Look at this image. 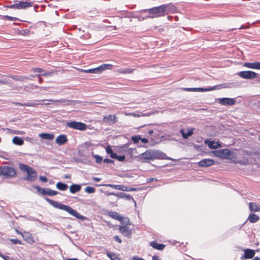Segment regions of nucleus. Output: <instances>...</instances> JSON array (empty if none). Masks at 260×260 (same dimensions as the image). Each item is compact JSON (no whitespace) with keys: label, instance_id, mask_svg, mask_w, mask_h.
<instances>
[{"label":"nucleus","instance_id":"1","mask_svg":"<svg viewBox=\"0 0 260 260\" xmlns=\"http://www.w3.org/2000/svg\"><path fill=\"white\" fill-rule=\"evenodd\" d=\"M46 200L53 207L65 211L79 219L84 220L85 219V217L82 216L75 210L68 205H64L60 202L50 200L48 198H46Z\"/></svg>","mask_w":260,"mask_h":260},{"label":"nucleus","instance_id":"2","mask_svg":"<svg viewBox=\"0 0 260 260\" xmlns=\"http://www.w3.org/2000/svg\"><path fill=\"white\" fill-rule=\"evenodd\" d=\"M170 5L166 4L146 10V11L149 14L148 17L153 18L164 16L170 12Z\"/></svg>","mask_w":260,"mask_h":260},{"label":"nucleus","instance_id":"3","mask_svg":"<svg viewBox=\"0 0 260 260\" xmlns=\"http://www.w3.org/2000/svg\"><path fill=\"white\" fill-rule=\"evenodd\" d=\"M140 157L143 161L147 160H153L155 159H166L171 160V159L167 157L165 153L154 150H148L144 153L140 154Z\"/></svg>","mask_w":260,"mask_h":260},{"label":"nucleus","instance_id":"4","mask_svg":"<svg viewBox=\"0 0 260 260\" xmlns=\"http://www.w3.org/2000/svg\"><path fill=\"white\" fill-rule=\"evenodd\" d=\"M244 152H240L238 150H228V157L226 159L232 160L235 164L245 165L247 163V159L244 158L243 160L238 159L243 158Z\"/></svg>","mask_w":260,"mask_h":260},{"label":"nucleus","instance_id":"5","mask_svg":"<svg viewBox=\"0 0 260 260\" xmlns=\"http://www.w3.org/2000/svg\"><path fill=\"white\" fill-rule=\"evenodd\" d=\"M19 168L21 171L27 173V175L24 178V180L29 182H33L37 179V173L32 168L20 163L19 164Z\"/></svg>","mask_w":260,"mask_h":260},{"label":"nucleus","instance_id":"6","mask_svg":"<svg viewBox=\"0 0 260 260\" xmlns=\"http://www.w3.org/2000/svg\"><path fill=\"white\" fill-rule=\"evenodd\" d=\"M16 170L10 166L0 167V176H4L6 178H11L16 176Z\"/></svg>","mask_w":260,"mask_h":260},{"label":"nucleus","instance_id":"7","mask_svg":"<svg viewBox=\"0 0 260 260\" xmlns=\"http://www.w3.org/2000/svg\"><path fill=\"white\" fill-rule=\"evenodd\" d=\"M66 126L68 127L79 130V131H85L87 128L86 124L78 121H70L66 123Z\"/></svg>","mask_w":260,"mask_h":260},{"label":"nucleus","instance_id":"8","mask_svg":"<svg viewBox=\"0 0 260 260\" xmlns=\"http://www.w3.org/2000/svg\"><path fill=\"white\" fill-rule=\"evenodd\" d=\"M33 2H20L8 6V8L14 9H26L27 8L33 6Z\"/></svg>","mask_w":260,"mask_h":260},{"label":"nucleus","instance_id":"9","mask_svg":"<svg viewBox=\"0 0 260 260\" xmlns=\"http://www.w3.org/2000/svg\"><path fill=\"white\" fill-rule=\"evenodd\" d=\"M241 78L246 79H252L258 77V74L251 71H241L237 73Z\"/></svg>","mask_w":260,"mask_h":260},{"label":"nucleus","instance_id":"10","mask_svg":"<svg viewBox=\"0 0 260 260\" xmlns=\"http://www.w3.org/2000/svg\"><path fill=\"white\" fill-rule=\"evenodd\" d=\"M218 103L221 105H233L236 103L235 99L228 98H219L217 99Z\"/></svg>","mask_w":260,"mask_h":260},{"label":"nucleus","instance_id":"11","mask_svg":"<svg viewBox=\"0 0 260 260\" xmlns=\"http://www.w3.org/2000/svg\"><path fill=\"white\" fill-rule=\"evenodd\" d=\"M228 150L229 149H223L214 151L213 153L215 156L218 157L222 159H226V157H228Z\"/></svg>","mask_w":260,"mask_h":260},{"label":"nucleus","instance_id":"12","mask_svg":"<svg viewBox=\"0 0 260 260\" xmlns=\"http://www.w3.org/2000/svg\"><path fill=\"white\" fill-rule=\"evenodd\" d=\"M204 143L208 145L210 149H216L219 147H221V143L219 141H211L208 139H206L204 141Z\"/></svg>","mask_w":260,"mask_h":260},{"label":"nucleus","instance_id":"13","mask_svg":"<svg viewBox=\"0 0 260 260\" xmlns=\"http://www.w3.org/2000/svg\"><path fill=\"white\" fill-rule=\"evenodd\" d=\"M244 255L241 257V259L242 260L250 259L253 257L255 255V251L250 249H246L244 250Z\"/></svg>","mask_w":260,"mask_h":260},{"label":"nucleus","instance_id":"14","mask_svg":"<svg viewBox=\"0 0 260 260\" xmlns=\"http://www.w3.org/2000/svg\"><path fill=\"white\" fill-rule=\"evenodd\" d=\"M218 86H214L210 88H186V90L187 91H201V92H204V91H211L215 89H217V87Z\"/></svg>","mask_w":260,"mask_h":260},{"label":"nucleus","instance_id":"15","mask_svg":"<svg viewBox=\"0 0 260 260\" xmlns=\"http://www.w3.org/2000/svg\"><path fill=\"white\" fill-rule=\"evenodd\" d=\"M214 164V161L212 159H203L200 161L198 164L201 167H207L211 166Z\"/></svg>","mask_w":260,"mask_h":260},{"label":"nucleus","instance_id":"16","mask_svg":"<svg viewBox=\"0 0 260 260\" xmlns=\"http://www.w3.org/2000/svg\"><path fill=\"white\" fill-rule=\"evenodd\" d=\"M117 118L115 115H109L103 117V122L108 124H114L117 122Z\"/></svg>","mask_w":260,"mask_h":260},{"label":"nucleus","instance_id":"17","mask_svg":"<svg viewBox=\"0 0 260 260\" xmlns=\"http://www.w3.org/2000/svg\"><path fill=\"white\" fill-rule=\"evenodd\" d=\"M39 191L43 195H49L50 196H55L58 193L57 191L50 188H39Z\"/></svg>","mask_w":260,"mask_h":260},{"label":"nucleus","instance_id":"18","mask_svg":"<svg viewBox=\"0 0 260 260\" xmlns=\"http://www.w3.org/2000/svg\"><path fill=\"white\" fill-rule=\"evenodd\" d=\"M120 233L125 237H130L132 234V230L126 225H122L119 227Z\"/></svg>","mask_w":260,"mask_h":260},{"label":"nucleus","instance_id":"19","mask_svg":"<svg viewBox=\"0 0 260 260\" xmlns=\"http://www.w3.org/2000/svg\"><path fill=\"white\" fill-rule=\"evenodd\" d=\"M109 195H113L118 198L125 199L127 200H132L134 201V199L129 194H127L124 192H119L117 193H115L113 192L109 193Z\"/></svg>","mask_w":260,"mask_h":260},{"label":"nucleus","instance_id":"20","mask_svg":"<svg viewBox=\"0 0 260 260\" xmlns=\"http://www.w3.org/2000/svg\"><path fill=\"white\" fill-rule=\"evenodd\" d=\"M244 67L247 68L260 70V62H245L243 64Z\"/></svg>","mask_w":260,"mask_h":260},{"label":"nucleus","instance_id":"21","mask_svg":"<svg viewBox=\"0 0 260 260\" xmlns=\"http://www.w3.org/2000/svg\"><path fill=\"white\" fill-rule=\"evenodd\" d=\"M68 141L67 137L64 135L58 136L55 139V142L59 145L65 144Z\"/></svg>","mask_w":260,"mask_h":260},{"label":"nucleus","instance_id":"22","mask_svg":"<svg viewBox=\"0 0 260 260\" xmlns=\"http://www.w3.org/2000/svg\"><path fill=\"white\" fill-rule=\"evenodd\" d=\"M193 128L187 129V132L185 133V129L182 128L180 130V133L184 139H187L189 136H191L193 134Z\"/></svg>","mask_w":260,"mask_h":260},{"label":"nucleus","instance_id":"23","mask_svg":"<svg viewBox=\"0 0 260 260\" xmlns=\"http://www.w3.org/2000/svg\"><path fill=\"white\" fill-rule=\"evenodd\" d=\"M249 208L252 212H255L260 211V205L255 203L250 202L249 203Z\"/></svg>","mask_w":260,"mask_h":260},{"label":"nucleus","instance_id":"24","mask_svg":"<svg viewBox=\"0 0 260 260\" xmlns=\"http://www.w3.org/2000/svg\"><path fill=\"white\" fill-rule=\"evenodd\" d=\"M39 137L44 140H53L54 138V136L52 134H48V133H41L39 135Z\"/></svg>","mask_w":260,"mask_h":260},{"label":"nucleus","instance_id":"25","mask_svg":"<svg viewBox=\"0 0 260 260\" xmlns=\"http://www.w3.org/2000/svg\"><path fill=\"white\" fill-rule=\"evenodd\" d=\"M22 236L24 240H25L27 242L30 244H32L34 242V240L30 234L28 233H25L24 234H23Z\"/></svg>","mask_w":260,"mask_h":260},{"label":"nucleus","instance_id":"26","mask_svg":"<svg viewBox=\"0 0 260 260\" xmlns=\"http://www.w3.org/2000/svg\"><path fill=\"white\" fill-rule=\"evenodd\" d=\"M81 187L80 185L73 184L70 186V191L72 193H75L81 190Z\"/></svg>","mask_w":260,"mask_h":260},{"label":"nucleus","instance_id":"27","mask_svg":"<svg viewBox=\"0 0 260 260\" xmlns=\"http://www.w3.org/2000/svg\"><path fill=\"white\" fill-rule=\"evenodd\" d=\"M150 246H151L153 248L161 250L164 249L165 245L163 244H159L155 241L151 242L150 243Z\"/></svg>","mask_w":260,"mask_h":260},{"label":"nucleus","instance_id":"28","mask_svg":"<svg viewBox=\"0 0 260 260\" xmlns=\"http://www.w3.org/2000/svg\"><path fill=\"white\" fill-rule=\"evenodd\" d=\"M12 142L15 145L21 146L23 144L24 141L21 138L15 136L13 138Z\"/></svg>","mask_w":260,"mask_h":260},{"label":"nucleus","instance_id":"29","mask_svg":"<svg viewBox=\"0 0 260 260\" xmlns=\"http://www.w3.org/2000/svg\"><path fill=\"white\" fill-rule=\"evenodd\" d=\"M56 187L58 189L62 191L66 190L68 188V186L67 184L61 182H57Z\"/></svg>","mask_w":260,"mask_h":260},{"label":"nucleus","instance_id":"30","mask_svg":"<svg viewBox=\"0 0 260 260\" xmlns=\"http://www.w3.org/2000/svg\"><path fill=\"white\" fill-rule=\"evenodd\" d=\"M259 219V216L253 213L250 214L248 218V220L251 223H255L257 222Z\"/></svg>","mask_w":260,"mask_h":260},{"label":"nucleus","instance_id":"31","mask_svg":"<svg viewBox=\"0 0 260 260\" xmlns=\"http://www.w3.org/2000/svg\"><path fill=\"white\" fill-rule=\"evenodd\" d=\"M112 65L110 64H103L98 67L99 69V73H101L102 71L106 70H111L112 69Z\"/></svg>","mask_w":260,"mask_h":260},{"label":"nucleus","instance_id":"32","mask_svg":"<svg viewBox=\"0 0 260 260\" xmlns=\"http://www.w3.org/2000/svg\"><path fill=\"white\" fill-rule=\"evenodd\" d=\"M106 152L110 154V157L112 158H115L117 157V154L113 152V150L111 147L110 146H108L106 148Z\"/></svg>","mask_w":260,"mask_h":260},{"label":"nucleus","instance_id":"33","mask_svg":"<svg viewBox=\"0 0 260 260\" xmlns=\"http://www.w3.org/2000/svg\"><path fill=\"white\" fill-rule=\"evenodd\" d=\"M134 71V69L126 68V69H118L117 72L119 73L122 74H131Z\"/></svg>","mask_w":260,"mask_h":260},{"label":"nucleus","instance_id":"34","mask_svg":"<svg viewBox=\"0 0 260 260\" xmlns=\"http://www.w3.org/2000/svg\"><path fill=\"white\" fill-rule=\"evenodd\" d=\"M47 101L52 102L53 103H62L64 104H68L69 101L65 99H59V100H47Z\"/></svg>","mask_w":260,"mask_h":260},{"label":"nucleus","instance_id":"35","mask_svg":"<svg viewBox=\"0 0 260 260\" xmlns=\"http://www.w3.org/2000/svg\"><path fill=\"white\" fill-rule=\"evenodd\" d=\"M11 78L16 81H24L29 79L28 77L25 76H11Z\"/></svg>","mask_w":260,"mask_h":260},{"label":"nucleus","instance_id":"36","mask_svg":"<svg viewBox=\"0 0 260 260\" xmlns=\"http://www.w3.org/2000/svg\"><path fill=\"white\" fill-rule=\"evenodd\" d=\"M82 71L86 73L92 74H99V69L98 68L89 69V70H82Z\"/></svg>","mask_w":260,"mask_h":260},{"label":"nucleus","instance_id":"37","mask_svg":"<svg viewBox=\"0 0 260 260\" xmlns=\"http://www.w3.org/2000/svg\"><path fill=\"white\" fill-rule=\"evenodd\" d=\"M125 115H129V116H133L134 117H140L141 116H149L150 115L149 114H142V113H141V114H137L134 113H126Z\"/></svg>","mask_w":260,"mask_h":260},{"label":"nucleus","instance_id":"38","mask_svg":"<svg viewBox=\"0 0 260 260\" xmlns=\"http://www.w3.org/2000/svg\"><path fill=\"white\" fill-rule=\"evenodd\" d=\"M85 191L88 193H93L95 191V189L93 187L87 186L85 188Z\"/></svg>","mask_w":260,"mask_h":260},{"label":"nucleus","instance_id":"39","mask_svg":"<svg viewBox=\"0 0 260 260\" xmlns=\"http://www.w3.org/2000/svg\"><path fill=\"white\" fill-rule=\"evenodd\" d=\"M32 71L36 73V76H40V75H38V73H42L43 72V70L41 68H33L31 69Z\"/></svg>","mask_w":260,"mask_h":260},{"label":"nucleus","instance_id":"40","mask_svg":"<svg viewBox=\"0 0 260 260\" xmlns=\"http://www.w3.org/2000/svg\"><path fill=\"white\" fill-rule=\"evenodd\" d=\"M1 17H2V19H7L9 21H14V20H16V18L13 17H11V16H8V15H4V16H2Z\"/></svg>","mask_w":260,"mask_h":260},{"label":"nucleus","instance_id":"41","mask_svg":"<svg viewBox=\"0 0 260 260\" xmlns=\"http://www.w3.org/2000/svg\"><path fill=\"white\" fill-rule=\"evenodd\" d=\"M94 158H95V161L98 163V164H100L102 162V160H103V157H101V156L99 155H94L93 156Z\"/></svg>","mask_w":260,"mask_h":260},{"label":"nucleus","instance_id":"42","mask_svg":"<svg viewBox=\"0 0 260 260\" xmlns=\"http://www.w3.org/2000/svg\"><path fill=\"white\" fill-rule=\"evenodd\" d=\"M141 137L139 136H135L132 137V140L134 143H138Z\"/></svg>","mask_w":260,"mask_h":260},{"label":"nucleus","instance_id":"43","mask_svg":"<svg viewBox=\"0 0 260 260\" xmlns=\"http://www.w3.org/2000/svg\"><path fill=\"white\" fill-rule=\"evenodd\" d=\"M113 218L119 220L121 218L120 216L116 212L112 213L111 215Z\"/></svg>","mask_w":260,"mask_h":260},{"label":"nucleus","instance_id":"44","mask_svg":"<svg viewBox=\"0 0 260 260\" xmlns=\"http://www.w3.org/2000/svg\"><path fill=\"white\" fill-rule=\"evenodd\" d=\"M122 191H127V187L124 185H118V189Z\"/></svg>","mask_w":260,"mask_h":260},{"label":"nucleus","instance_id":"45","mask_svg":"<svg viewBox=\"0 0 260 260\" xmlns=\"http://www.w3.org/2000/svg\"><path fill=\"white\" fill-rule=\"evenodd\" d=\"M114 158V159H117V160H118L120 161H123L125 159V157L124 155L118 156L117 155V157H115V158Z\"/></svg>","mask_w":260,"mask_h":260},{"label":"nucleus","instance_id":"46","mask_svg":"<svg viewBox=\"0 0 260 260\" xmlns=\"http://www.w3.org/2000/svg\"><path fill=\"white\" fill-rule=\"evenodd\" d=\"M10 241L13 244H21V241L18 239H12L10 240Z\"/></svg>","mask_w":260,"mask_h":260},{"label":"nucleus","instance_id":"47","mask_svg":"<svg viewBox=\"0 0 260 260\" xmlns=\"http://www.w3.org/2000/svg\"><path fill=\"white\" fill-rule=\"evenodd\" d=\"M42 105V103L30 102V107H36L37 106Z\"/></svg>","mask_w":260,"mask_h":260},{"label":"nucleus","instance_id":"48","mask_svg":"<svg viewBox=\"0 0 260 260\" xmlns=\"http://www.w3.org/2000/svg\"><path fill=\"white\" fill-rule=\"evenodd\" d=\"M39 178L41 181L44 182H47L48 180L47 177L45 176H40Z\"/></svg>","mask_w":260,"mask_h":260},{"label":"nucleus","instance_id":"49","mask_svg":"<svg viewBox=\"0 0 260 260\" xmlns=\"http://www.w3.org/2000/svg\"><path fill=\"white\" fill-rule=\"evenodd\" d=\"M107 186L115 189H118V185L115 184H108Z\"/></svg>","mask_w":260,"mask_h":260},{"label":"nucleus","instance_id":"50","mask_svg":"<svg viewBox=\"0 0 260 260\" xmlns=\"http://www.w3.org/2000/svg\"><path fill=\"white\" fill-rule=\"evenodd\" d=\"M132 260H145L144 258L138 256H134L132 257Z\"/></svg>","mask_w":260,"mask_h":260},{"label":"nucleus","instance_id":"51","mask_svg":"<svg viewBox=\"0 0 260 260\" xmlns=\"http://www.w3.org/2000/svg\"><path fill=\"white\" fill-rule=\"evenodd\" d=\"M114 239L118 242L119 243H121L122 242L121 239L117 236H115L113 237Z\"/></svg>","mask_w":260,"mask_h":260},{"label":"nucleus","instance_id":"52","mask_svg":"<svg viewBox=\"0 0 260 260\" xmlns=\"http://www.w3.org/2000/svg\"><path fill=\"white\" fill-rule=\"evenodd\" d=\"M104 162L105 163H113V160L110 159L106 158L104 160Z\"/></svg>","mask_w":260,"mask_h":260},{"label":"nucleus","instance_id":"53","mask_svg":"<svg viewBox=\"0 0 260 260\" xmlns=\"http://www.w3.org/2000/svg\"><path fill=\"white\" fill-rule=\"evenodd\" d=\"M14 134L18 135H23L24 134V132L23 131H15L14 132Z\"/></svg>","mask_w":260,"mask_h":260},{"label":"nucleus","instance_id":"54","mask_svg":"<svg viewBox=\"0 0 260 260\" xmlns=\"http://www.w3.org/2000/svg\"><path fill=\"white\" fill-rule=\"evenodd\" d=\"M8 83H9V82L6 80H0V85L8 84Z\"/></svg>","mask_w":260,"mask_h":260},{"label":"nucleus","instance_id":"55","mask_svg":"<svg viewBox=\"0 0 260 260\" xmlns=\"http://www.w3.org/2000/svg\"><path fill=\"white\" fill-rule=\"evenodd\" d=\"M107 255L111 259V260L114 259V258L113 257V254L112 253H111L110 252H108L107 253Z\"/></svg>","mask_w":260,"mask_h":260},{"label":"nucleus","instance_id":"56","mask_svg":"<svg viewBox=\"0 0 260 260\" xmlns=\"http://www.w3.org/2000/svg\"><path fill=\"white\" fill-rule=\"evenodd\" d=\"M42 75L44 76H49L51 75V73L49 72H46L42 74Z\"/></svg>","mask_w":260,"mask_h":260},{"label":"nucleus","instance_id":"57","mask_svg":"<svg viewBox=\"0 0 260 260\" xmlns=\"http://www.w3.org/2000/svg\"><path fill=\"white\" fill-rule=\"evenodd\" d=\"M140 140L143 143H147L148 142V140L146 138H141Z\"/></svg>","mask_w":260,"mask_h":260},{"label":"nucleus","instance_id":"58","mask_svg":"<svg viewBox=\"0 0 260 260\" xmlns=\"http://www.w3.org/2000/svg\"><path fill=\"white\" fill-rule=\"evenodd\" d=\"M136 189L134 187L129 188L127 187V191H135Z\"/></svg>","mask_w":260,"mask_h":260},{"label":"nucleus","instance_id":"59","mask_svg":"<svg viewBox=\"0 0 260 260\" xmlns=\"http://www.w3.org/2000/svg\"><path fill=\"white\" fill-rule=\"evenodd\" d=\"M92 179L95 182H99L101 180V178L97 177H93Z\"/></svg>","mask_w":260,"mask_h":260},{"label":"nucleus","instance_id":"60","mask_svg":"<svg viewBox=\"0 0 260 260\" xmlns=\"http://www.w3.org/2000/svg\"><path fill=\"white\" fill-rule=\"evenodd\" d=\"M71 175L70 174H66L64 176V178L65 179H70L71 178Z\"/></svg>","mask_w":260,"mask_h":260},{"label":"nucleus","instance_id":"61","mask_svg":"<svg viewBox=\"0 0 260 260\" xmlns=\"http://www.w3.org/2000/svg\"><path fill=\"white\" fill-rule=\"evenodd\" d=\"M23 106L30 107V102L23 103Z\"/></svg>","mask_w":260,"mask_h":260},{"label":"nucleus","instance_id":"62","mask_svg":"<svg viewBox=\"0 0 260 260\" xmlns=\"http://www.w3.org/2000/svg\"><path fill=\"white\" fill-rule=\"evenodd\" d=\"M153 260H160L157 256H153L152 257Z\"/></svg>","mask_w":260,"mask_h":260},{"label":"nucleus","instance_id":"63","mask_svg":"<svg viewBox=\"0 0 260 260\" xmlns=\"http://www.w3.org/2000/svg\"><path fill=\"white\" fill-rule=\"evenodd\" d=\"M14 104L15 105H19V106H23V104L20 103L15 102V103H14Z\"/></svg>","mask_w":260,"mask_h":260},{"label":"nucleus","instance_id":"64","mask_svg":"<svg viewBox=\"0 0 260 260\" xmlns=\"http://www.w3.org/2000/svg\"><path fill=\"white\" fill-rule=\"evenodd\" d=\"M249 28V26H246H246H243V25H242V26L239 28V29H243V28Z\"/></svg>","mask_w":260,"mask_h":260}]
</instances>
